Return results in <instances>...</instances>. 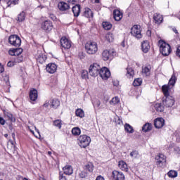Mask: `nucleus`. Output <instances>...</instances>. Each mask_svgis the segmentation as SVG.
Listing matches in <instances>:
<instances>
[{"mask_svg": "<svg viewBox=\"0 0 180 180\" xmlns=\"http://www.w3.org/2000/svg\"><path fill=\"white\" fill-rule=\"evenodd\" d=\"M58 8L62 11H68V9H70V5L64 1H60L58 4Z\"/></svg>", "mask_w": 180, "mask_h": 180, "instance_id": "412c9836", "label": "nucleus"}, {"mask_svg": "<svg viewBox=\"0 0 180 180\" xmlns=\"http://www.w3.org/2000/svg\"><path fill=\"white\" fill-rule=\"evenodd\" d=\"M50 105L54 109H57V108L60 106V101L58 99H53L50 102Z\"/></svg>", "mask_w": 180, "mask_h": 180, "instance_id": "c756f323", "label": "nucleus"}, {"mask_svg": "<svg viewBox=\"0 0 180 180\" xmlns=\"http://www.w3.org/2000/svg\"><path fill=\"white\" fill-rule=\"evenodd\" d=\"M72 134L73 136H79L81 134V129L79 127H74L72 129Z\"/></svg>", "mask_w": 180, "mask_h": 180, "instance_id": "4c0bfd02", "label": "nucleus"}, {"mask_svg": "<svg viewBox=\"0 0 180 180\" xmlns=\"http://www.w3.org/2000/svg\"><path fill=\"white\" fill-rule=\"evenodd\" d=\"M4 82L6 84V85H10V83H9V76L6 75L4 77Z\"/></svg>", "mask_w": 180, "mask_h": 180, "instance_id": "8fccbe9b", "label": "nucleus"}, {"mask_svg": "<svg viewBox=\"0 0 180 180\" xmlns=\"http://www.w3.org/2000/svg\"><path fill=\"white\" fill-rule=\"evenodd\" d=\"M130 157H131L132 158H137L139 157V151L133 150L130 153Z\"/></svg>", "mask_w": 180, "mask_h": 180, "instance_id": "a18cd8bd", "label": "nucleus"}, {"mask_svg": "<svg viewBox=\"0 0 180 180\" xmlns=\"http://www.w3.org/2000/svg\"><path fill=\"white\" fill-rule=\"evenodd\" d=\"M5 117H7L10 122H16V119L11 112H5Z\"/></svg>", "mask_w": 180, "mask_h": 180, "instance_id": "72a5a7b5", "label": "nucleus"}, {"mask_svg": "<svg viewBox=\"0 0 180 180\" xmlns=\"http://www.w3.org/2000/svg\"><path fill=\"white\" fill-rule=\"evenodd\" d=\"M75 115L78 117H85V112H84V110L81 108H78L77 110H76Z\"/></svg>", "mask_w": 180, "mask_h": 180, "instance_id": "2f4dec72", "label": "nucleus"}, {"mask_svg": "<svg viewBox=\"0 0 180 180\" xmlns=\"http://www.w3.org/2000/svg\"><path fill=\"white\" fill-rule=\"evenodd\" d=\"M93 4H99L100 0H91Z\"/></svg>", "mask_w": 180, "mask_h": 180, "instance_id": "052dcab7", "label": "nucleus"}, {"mask_svg": "<svg viewBox=\"0 0 180 180\" xmlns=\"http://www.w3.org/2000/svg\"><path fill=\"white\" fill-rule=\"evenodd\" d=\"M131 34L136 39H141L143 37L141 34V27L140 25H134L131 29Z\"/></svg>", "mask_w": 180, "mask_h": 180, "instance_id": "0eeeda50", "label": "nucleus"}, {"mask_svg": "<svg viewBox=\"0 0 180 180\" xmlns=\"http://www.w3.org/2000/svg\"><path fill=\"white\" fill-rule=\"evenodd\" d=\"M49 17L51 19H52V20H56V16H54V15L51 14Z\"/></svg>", "mask_w": 180, "mask_h": 180, "instance_id": "bf43d9fd", "label": "nucleus"}, {"mask_svg": "<svg viewBox=\"0 0 180 180\" xmlns=\"http://www.w3.org/2000/svg\"><path fill=\"white\" fill-rule=\"evenodd\" d=\"M112 176L115 180H124V174L116 170L112 172Z\"/></svg>", "mask_w": 180, "mask_h": 180, "instance_id": "2eb2a0df", "label": "nucleus"}, {"mask_svg": "<svg viewBox=\"0 0 180 180\" xmlns=\"http://www.w3.org/2000/svg\"><path fill=\"white\" fill-rule=\"evenodd\" d=\"M153 20L155 21V23L157 25H160V23H162V20H164V18H162V15L161 14L155 13L153 15Z\"/></svg>", "mask_w": 180, "mask_h": 180, "instance_id": "aec40b11", "label": "nucleus"}, {"mask_svg": "<svg viewBox=\"0 0 180 180\" xmlns=\"http://www.w3.org/2000/svg\"><path fill=\"white\" fill-rule=\"evenodd\" d=\"M102 25L105 30H110L112 29V24L109 22H103Z\"/></svg>", "mask_w": 180, "mask_h": 180, "instance_id": "e433bc0d", "label": "nucleus"}, {"mask_svg": "<svg viewBox=\"0 0 180 180\" xmlns=\"http://www.w3.org/2000/svg\"><path fill=\"white\" fill-rule=\"evenodd\" d=\"M118 166H119V168L122 169V171H124L125 172H127V171H129V168L127 167V164H126L123 160L119 162Z\"/></svg>", "mask_w": 180, "mask_h": 180, "instance_id": "393cba45", "label": "nucleus"}, {"mask_svg": "<svg viewBox=\"0 0 180 180\" xmlns=\"http://www.w3.org/2000/svg\"><path fill=\"white\" fill-rule=\"evenodd\" d=\"M46 70L49 74H54L57 71V65L55 63H49L46 65Z\"/></svg>", "mask_w": 180, "mask_h": 180, "instance_id": "dca6fc26", "label": "nucleus"}, {"mask_svg": "<svg viewBox=\"0 0 180 180\" xmlns=\"http://www.w3.org/2000/svg\"><path fill=\"white\" fill-rule=\"evenodd\" d=\"M8 43L15 47H19L22 44V40L18 35H11L8 38Z\"/></svg>", "mask_w": 180, "mask_h": 180, "instance_id": "423d86ee", "label": "nucleus"}, {"mask_svg": "<svg viewBox=\"0 0 180 180\" xmlns=\"http://www.w3.org/2000/svg\"><path fill=\"white\" fill-rule=\"evenodd\" d=\"M96 180H105V178H103L102 176H98Z\"/></svg>", "mask_w": 180, "mask_h": 180, "instance_id": "13d9d810", "label": "nucleus"}, {"mask_svg": "<svg viewBox=\"0 0 180 180\" xmlns=\"http://www.w3.org/2000/svg\"><path fill=\"white\" fill-rule=\"evenodd\" d=\"M155 160H157V165H158V167H164L167 162V157L161 153L155 157Z\"/></svg>", "mask_w": 180, "mask_h": 180, "instance_id": "1a4fd4ad", "label": "nucleus"}, {"mask_svg": "<svg viewBox=\"0 0 180 180\" xmlns=\"http://www.w3.org/2000/svg\"><path fill=\"white\" fill-rule=\"evenodd\" d=\"M150 47V42H148V41H144L143 42H142L141 49L143 53H148Z\"/></svg>", "mask_w": 180, "mask_h": 180, "instance_id": "4be33fe9", "label": "nucleus"}, {"mask_svg": "<svg viewBox=\"0 0 180 180\" xmlns=\"http://www.w3.org/2000/svg\"><path fill=\"white\" fill-rule=\"evenodd\" d=\"M124 130L127 131V133H134V129H133V127L129 124H125L124 125Z\"/></svg>", "mask_w": 180, "mask_h": 180, "instance_id": "473e14b6", "label": "nucleus"}, {"mask_svg": "<svg viewBox=\"0 0 180 180\" xmlns=\"http://www.w3.org/2000/svg\"><path fill=\"white\" fill-rule=\"evenodd\" d=\"M150 67H143L142 68V74H143L144 75H146V77H148L150 74Z\"/></svg>", "mask_w": 180, "mask_h": 180, "instance_id": "7c9ffc66", "label": "nucleus"}, {"mask_svg": "<svg viewBox=\"0 0 180 180\" xmlns=\"http://www.w3.org/2000/svg\"><path fill=\"white\" fill-rule=\"evenodd\" d=\"M19 0H9L7 2L8 6H12L13 5H18Z\"/></svg>", "mask_w": 180, "mask_h": 180, "instance_id": "c03bdc74", "label": "nucleus"}, {"mask_svg": "<svg viewBox=\"0 0 180 180\" xmlns=\"http://www.w3.org/2000/svg\"><path fill=\"white\" fill-rule=\"evenodd\" d=\"M46 60H47V57L46 56V55L42 53H40L39 55H38L37 58V62L39 63L40 64H43V63H45Z\"/></svg>", "mask_w": 180, "mask_h": 180, "instance_id": "a878e982", "label": "nucleus"}, {"mask_svg": "<svg viewBox=\"0 0 180 180\" xmlns=\"http://www.w3.org/2000/svg\"><path fill=\"white\" fill-rule=\"evenodd\" d=\"M79 146L82 148H86L91 144V137L87 135L83 134L78 138Z\"/></svg>", "mask_w": 180, "mask_h": 180, "instance_id": "7ed1b4c3", "label": "nucleus"}, {"mask_svg": "<svg viewBox=\"0 0 180 180\" xmlns=\"http://www.w3.org/2000/svg\"><path fill=\"white\" fill-rule=\"evenodd\" d=\"M72 12L74 16L78 18L79 16V13H81V5L76 4L75 6L72 7Z\"/></svg>", "mask_w": 180, "mask_h": 180, "instance_id": "6ab92c4d", "label": "nucleus"}, {"mask_svg": "<svg viewBox=\"0 0 180 180\" xmlns=\"http://www.w3.org/2000/svg\"><path fill=\"white\" fill-rule=\"evenodd\" d=\"M158 43L160 51L162 56H165V57H167V56H169V54H171V46L162 40H160Z\"/></svg>", "mask_w": 180, "mask_h": 180, "instance_id": "f03ea898", "label": "nucleus"}, {"mask_svg": "<svg viewBox=\"0 0 180 180\" xmlns=\"http://www.w3.org/2000/svg\"><path fill=\"white\" fill-rule=\"evenodd\" d=\"M59 180H67V178H65V176L61 172L59 173Z\"/></svg>", "mask_w": 180, "mask_h": 180, "instance_id": "3c124183", "label": "nucleus"}, {"mask_svg": "<svg viewBox=\"0 0 180 180\" xmlns=\"http://www.w3.org/2000/svg\"><path fill=\"white\" fill-rule=\"evenodd\" d=\"M112 84L114 85V86H117V85H119V82H112Z\"/></svg>", "mask_w": 180, "mask_h": 180, "instance_id": "338daca9", "label": "nucleus"}, {"mask_svg": "<svg viewBox=\"0 0 180 180\" xmlns=\"http://www.w3.org/2000/svg\"><path fill=\"white\" fill-rule=\"evenodd\" d=\"M84 171L88 172H92L94 171V165L91 162H88L84 166Z\"/></svg>", "mask_w": 180, "mask_h": 180, "instance_id": "bb28decb", "label": "nucleus"}, {"mask_svg": "<svg viewBox=\"0 0 180 180\" xmlns=\"http://www.w3.org/2000/svg\"><path fill=\"white\" fill-rule=\"evenodd\" d=\"M26 18V13L25 11H22L20 13L17 17V22H23Z\"/></svg>", "mask_w": 180, "mask_h": 180, "instance_id": "cd10ccee", "label": "nucleus"}, {"mask_svg": "<svg viewBox=\"0 0 180 180\" xmlns=\"http://www.w3.org/2000/svg\"><path fill=\"white\" fill-rule=\"evenodd\" d=\"M153 129V125L150 123H146L143 127L142 130L144 131V133H147V131H150Z\"/></svg>", "mask_w": 180, "mask_h": 180, "instance_id": "c85d7f7f", "label": "nucleus"}, {"mask_svg": "<svg viewBox=\"0 0 180 180\" xmlns=\"http://www.w3.org/2000/svg\"><path fill=\"white\" fill-rule=\"evenodd\" d=\"M134 75V70H133L131 68H127V77L128 78H131Z\"/></svg>", "mask_w": 180, "mask_h": 180, "instance_id": "a19ab883", "label": "nucleus"}, {"mask_svg": "<svg viewBox=\"0 0 180 180\" xmlns=\"http://www.w3.org/2000/svg\"><path fill=\"white\" fill-rule=\"evenodd\" d=\"M79 176L81 178H86V176H88V172H86V170L85 171H82L80 173H79Z\"/></svg>", "mask_w": 180, "mask_h": 180, "instance_id": "49530a36", "label": "nucleus"}, {"mask_svg": "<svg viewBox=\"0 0 180 180\" xmlns=\"http://www.w3.org/2000/svg\"><path fill=\"white\" fill-rule=\"evenodd\" d=\"M172 31H173L174 33H176V34H178V30H176V28L173 27V28H172Z\"/></svg>", "mask_w": 180, "mask_h": 180, "instance_id": "680f3d73", "label": "nucleus"}, {"mask_svg": "<svg viewBox=\"0 0 180 180\" xmlns=\"http://www.w3.org/2000/svg\"><path fill=\"white\" fill-rule=\"evenodd\" d=\"M5 71V68H4V65H1L0 63V74H2Z\"/></svg>", "mask_w": 180, "mask_h": 180, "instance_id": "4d7b16f0", "label": "nucleus"}, {"mask_svg": "<svg viewBox=\"0 0 180 180\" xmlns=\"http://www.w3.org/2000/svg\"><path fill=\"white\" fill-rule=\"evenodd\" d=\"M115 56H116V52L113 49L109 51L105 50L102 53V57L104 61H108V60H112V58H113Z\"/></svg>", "mask_w": 180, "mask_h": 180, "instance_id": "6e6552de", "label": "nucleus"}, {"mask_svg": "<svg viewBox=\"0 0 180 180\" xmlns=\"http://www.w3.org/2000/svg\"><path fill=\"white\" fill-rule=\"evenodd\" d=\"M175 82H176V76H175V74H173L169 81V85L174 86L175 85Z\"/></svg>", "mask_w": 180, "mask_h": 180, "instance_id": "58836bf2", "label": "nucleus"}, {"mask_svg": "<svg viewBox=\"0 0 180 180\" xmlns=\"http://www.w3.org/2000/svg\"><path fill=\"white\" fill-rule=\"evenodd\" d=\"M85 49L88 54H96L98 51V44L95 41H89L86 44Z\"/></svg>", "mask_w": 180, "mask_h": 180, "instance_id": "20e7f679", "label": "nucleus"}, {"mask_svg": "<svg viewBox=\"0 0 180 180\" xmlns=\"http://www.w3.org/2000/svg\"><path fill=\"white\" fill-rule=\"evenodd\" d=\"M101 71V66L97 63H94L90 65L89 69V74L91 77H97Z\"/></svg>", "mask_w": 180, "mask_h": 180, "instance_id": "39448f33", "label": "nucleus"}, {"mask_svg": "<svg viewBox=\"0 0 180 180\" xmlns=\"http://www.w3.org/2000/svg\"><path fill=\"white\" fill-rule=\"evenodd\" d=\"M94 106H97L99 108L101 106V101L99 100H96L95 103H94Z\"/></svg>", "mask_w": 180, "mask_h": 180, "instance_id": "603ef678", "label": "nucleus"}, {"mask_svg": "<svg viewBox=\"0 0 180 180\" xmlns=\"http://www.w3.org/2000/svg\"><path fill=\"white\" fill-rule=\"evenodd\" d=\"M69 4H74L75 3V0H68Z\"/></svg>", "mask_w": 180, "mask_h": 180, "instance_id": "69168bd1", "label": "nucleus"}, {"mask_svg": "<svg viewBox=\"0 0 180 180\" xmlns=\"http://www.w3.org/2000/svg\"><path fill=\"white\" fill-rule=\"evenodd\" d=\"M176 54L177 57H179V58H180V46H178Z\"/></svg>", "mask_w": 180, "mask_h": 180, "instance_id": "6e6d98bb", "label": "nucleus"}, {"mask_svg": "<svg viewBox=\"0 0 180 180\" xmlns=\"http://www.w3.org/2000/svg\"><path fill=\"white\" fill-rule=\"evenodd\" d=\"M146 34L150 37L151 36V30H148L147 32H146Z\"/></svg>", "mask_w": 180, "mask_h": 180, "instance_id": "0e129e2a", "label": "nucleus"}, {"mask_svg": "<svg viewBox=\"0 0 180 180\" xmlns=\"http://www.w3.org/2000/svg\"><path fill=\"white\" fill-rule=\"evenodd\" d=\"M5 123H6L5 120L2 117H0V124L4 126L5 124Z\"/></svg>", "mask_w": 180, "mask_h": 180, "instance_id": "864d4df0", "label": "nucleus"}, {"mask_svg": "<svg viewBox=\"0 0 180 180\" xmlns=\"http://www.w3.org/2000/svg\"><path fill=\"white\" fill-rule=\"evenodd\" d=\"M157 112H164V107L161 103H156L154 106Z\"/></svg>", "mask_w": 180, "mask_h": 180, "instance_id": "c9c22d12", "label": "nucleus"}, {"mask_svg": "<svg viewBox=\"0 0 180 180\" xmlns=\"http://www.w3.org/2000/svg\"><path fill=\"white\" fill-rule=\"evenodd\" d=\"M113 16H114L115 20H116L117 22H119L122 20V18H123V13L120 12V11L119 10H114Z\"/></svg>", "mask_w": 180, "mask_h": 180, "instance_id": "a211bd4d", "label": "nucleus"}, {"mask_svg": "<svg viewBox=\"0 0 180 180\" xmlns=\"http://www.w3.org/2000/svg\"><path fill=\"white\" fill-rule=\"evenodd\" d=\"M63 172L65 174V175H72L73 172L72 167L70 165H66L63 168Z\"/></svg>", "mask_w": 180, "mask_h": 180, "instance_id": "b1692460", "label": "nucleus"}, {"mask_svg": "<svg viewBox=\"0 0 180 180\" xmlns=\"http://www.w3.org/2000/svg\"><path fill=\"white\" fill-rule=\"evenodd\" d=\"M82 77L84 79H88V71L84 70L82 73Z\"/></svg>", "mask_w": 180, "mask_h": 180, "instance_id": "09e8293b", "label": "nucleus"}, {"mask_svg": "<svg viewBox=\"0 0 180 180\" xmlns=\"http://www.w3.org/2000/svg\"><path fill=\"white\" fill-rule=\"evenodd\" d=\"M165 124V120L162 117L156 118L154 120V126L156 129H161L164 127Z\"/></svg>", "mask_w": 180, "mask_h": 180, "instance_id": "f8f14e48", "label": "nucleus"}, {"mask_svg": "<svg viewBox=\"0 0 180 180\" xmlns=\"http://www.w3.org/2000/svg\"><path fill=\"white\" fill-rule=\"evenodd\" d=\"M98 74L103 79H108V78L110 77V71L109 70V69H108V68L105 67L100 69V72Z\"/></svg>", "mask_w": 180, "mask_h": 180, "instance_id": "9d476101", "label": "nucleus"}, {"mask_svg": "<svg viewBox=\"0 0 180 180\" xmlns=\"http://www.w3.org/2000/svg\"><path fill=\"white\" fill-rule=\"evenodd\" d=\"M41 29L46 32L53 30V22L51 20H45L41 23Z\"/></svg>", "mask_w": 180, "mask_h": 180, "instance_id": "9b49d317", "label": "nucleus"}, {"mask_svg": "<svg viewBox=\"0 0 180 180\" xmlns=\"http://www.w3.org/2000/svg\"><path fill=\"white\" fill-rule=\"evenodd\" d=\"M142 83H143V79L141 78H137L134 79L133 82V85L134 86H140V85H141Z\"/></svg>", "mask_w": 180, "mask_h": 180, "instance_id": "ea45409f", "label": "nucleus"}, {"mask_svg": "<svg viewBox=\"0 0 180 180\" xmlns=\"http://www.w3.org/2000/svg\"><path fill=\"white\" fill-rule=\"evenodd\" d=\"M60 46L63 49H71V41L63 37L60 39Z\"/></svg>", "mask_w": 180, "mask_h": 180, "instance_id": "ddd939ff", "label": "nucleus"}, {"mask_svg": "<svg viewBox=\"0 0 180 180\" xmlns=\"http://www.w3.org/2000/svg\"><path fill=\"white\" fill-rule=\"evenodd\" d=\"M13 65H15V62L9 61V62L7 63V66H8V67H13Z\"/></svg>", "mask_w": 180, "mask_h": 180, "instance_id": "5fc2aeb1", "label": "nucleus"}, {"mask_svg": "<svg viewBox=\"0 0 180 180\" xmlns=\"http://www.w3.org/2000/svg\"><path fill=\"white\" fill-rule=\"evenodd\" d=\"M83 16H84L85 18H93L94 13H92V10L90 9L89 8H84Z\"/></svg>", "mask_w": 180, "mask_h": 180, "instance_id": "5701e85b", "label": "nucleus"}, {"mask_svg": "<svg viewBox=\"0 0 180 180\" xmlns=\"http://www.w3.org/2000/svg\"><path fill=\"white\" fill-rule=\"evenodd\" d=\"M38 96V92L36 89H32L30 91V99L32 101V102H35V101H37Z\"/></svg>", "mask_w": 180, "mask_h": 180, "instance_id": "f3484780", "label": "nucleus"}, {"mask_svg": "<svg viewBox=\"0 0 180 180\" xmlns=\"http://www.w3.org/2000/svg\"><path fill=\"white\" fill-rule=\"evenodd\" d=\"M22 53H23V49L22 48L10 49L8 51V54H10V56H15V57L20 56Z\"/></svg>", "mask_w": 180, "mask_h": 180, "instance_id": "4468645a", "label": "nucleus"}, {"mask_svg": "<svg viewBox=\"0 0 180 180\" xmlns=\"http://www.w3.org/2000/svg\"><path fill=\"white\" fill-rule=\"evenodd\" d=\"M167 175L169 178H176L178 176V172L175 170H170L168 173Z\"/></svg>", "mask_w": 180, "mask_h": 180, "instance_id": "f704fd0d", "label": "nucleus"}, {"mask_svg": "<svg viewBox=\"0 0 180 180\" xmlns=\"http://www.w3.org/2000/svg\"><path fill=\"white\" fill-rule=\"evenodd\" d=\"M119 102H120V100L119 99V97L116 96L112 98V100L110 101V103L111 105H117Z\"/></svg>", "mask_w": 180, "mask_h": 180, "instance_id": "79ce46f5", "label": "nucleus"}, {"mask_svg": "<svg viewBox=\"0 0 180 180\" xmlns=\"http://www.w3.org/2000/svg\"><path fill=\"white\" fill-rule=\"evenodd\" d=\"M39 180H46V179L43 176H40Z\"/></svg>", "mask_w": 180, "mask_h": 180, "instance_id": "774afa93", "label": "nucleus"}, {"mask_svg": "<svg viewBox=\"0 0 180 180\" xmlns=\"http://www.w3.org/2000/svg\"><path fill=\"white\" fill-rule=\"evenodd\" d=\"M162 91L165 97L162 99V103L166 108H172L175 103V98L169 95V85H163Z\"/></svg>", "mask_w": 180, "mask_h": 180, "instance_id": "f257e3e1", "label": "nucleus"}, {"mask_svg": "<svg viewBox=\"0 0 180 180\" xmlns=\"http://www.w3.org/2000/svg\"><path fill=\"white\" fill-rule=\"evenodd\" d=\"M22 61H23V56L20 55L17 56L15 59V63H22Z\"/></svg>", "mask_w": 180, "mask_h": 180, "instance_id": "de8ad7c7", "label": "nucleus"}, {"mask_svg": "<svg viewBox=\"0 0 180 180\" xmlns=\"http://www.w3.org/2000/svg\"><path fill=\"white\" fill-rule=\"evenodd\" d=\"M62 124H63L61 123V120H56L53 121V126H55L56 127H58V129H61Z\"/></svg>", "mask_w": 180, "mask_h": 180, "instance_id": "37998d69", "label": "nucleus"}, {"mask_svg": "<svg viewBox=\"0 0 180 180\" xmlns=\"http://www.w3.org/2000/svg\"><path fill=\"white\" fill-rule=\"evenodd\" d=\"M4 173H0V180H3L4 179Z\"/></svg>", "mask_w": 180, "mask_h": 180, "instance_id": "e2e57ef3", "label": "nucleus"}]
</instances>
